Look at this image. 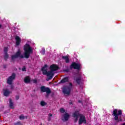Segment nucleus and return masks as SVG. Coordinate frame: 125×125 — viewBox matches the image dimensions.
<instances>
[{"mask_svg": "<svg viewBox=\"0 0 125 125\" xmlns=\"http://www.w3.org/2000/svg\"><path fill=\"white\" fill-rule=\"evenodd\" d=\"M24 56L23 55L21 54V51L19 50L16 53L15 55L12 56V60H14L16 58H29L30 57V54L33 53V49L28 44H26L24 46Z\"/></svg>", "mask_w": 125, "mask_h": 125, "instance_id": "f257e3e1", "label": "nucleus"}, {"mask_svg": "<svg viewBox=\"0 0 125 125\" xmlns=\"http://www.w3.org/2000/svg\"><path fill=\"white\" fill-rule=\"evenodd\" d=\"M58 66L56 64H52L50 66V71H47V70L49 69V67L47 66V65L45 64L42 68V71L43 75H46L47 77H48V79L47 81H49V80H51L53 76H54V72L55 71H57L58 69Z\"/></svg>", "mask_w": 125, "mask_h": 125, "instance_id": "f03ea898", "label": "nucleus"}, {"mask_svg": "<svg viewBox=\"0 0 125 125\" xmlns=\"http://www.w3.org/2000/svg\"><path fill=\"white\" fill-rule=\"evenodd\" d=\"M73 117L75 122H78V120L79 118V124L82 125V124H85L86 120H85V116L83 114H80L78 111H76L73 114Z\"/></svg>", "mask_w": 125, "mask_h": 125, "instance_id": "7ed1b4c3", "label": "nucleus"}, {"mask_svg": "<svg viewBox=\"0 0 125 125\" xmlns=\"http://www.w3.org/2000/svg\"><path fill=\"white\" fill-rule=\"evenodd\" d=\"M122 114V110H119L118 111V109H114L113 111V115L114 116V119L116 121H118V122L122 121V119L120 118L119 119V116Z\"/></svg>", "mask_w": 125, "mask_h": 125, "instance_id": "20e7f679", "label": "nucleus"}, {"mask_svg": "<svg viewBox=\"0 0 125 125\" xmlns=\"http://www.w3.org/2000/svg\"><path fill=\"white\" fill-rule=\"evenodd\" d=\"M72 83H69L68 86H66L63 89L62 91L64 94L65 95H69L70 94L71 92V89L72 88Z\"/></svg>", "mask_w": 125, "mask_h": 125, "instance_id": "39448f33", "label": "nucleus"}, {"mask_svg": "<svg viewBox=\"0 0 125 125\" xmlns=\"http://www.w3.org/2000/svg\"><path fill=\"white\" fill-rule=\"evenodd\" d=\"M15 79V74H13L11 76L9 77L7 80V83L11 84L12 81Z\"/></svg>", "mask_w": 125, "mask_h": 125, "instance_id": "423d86ee", "label": "nucleus"}, {"mask_svg": "<svg viewBox=\"0 0 125 125\" xmlns=\"http://www.w3.org/2000/svg\"><path fill=\"white\" fill-rule=\"evenodd\" d=\"M71 68L79 70V69L81 68V64L73 62L71 64Z\"/></svg>", "mask_w": 125, "mask_h": 125, "instance_id": "0eeeda50", "label": "nucleus"}, {"mask_svg": "<svg viewBox=\"0 0 125 125\" xmlns=\"http://www.w3.org/2000/svg\"><path fill=\"white\" fill-rule=\"evenodd\" d=\"M41 89L42 92H46L47 94H49V93H50V89L48 87L45 88V87L43 86L41 87Z\"/></svg>", "mask_w": 125, "mask_h": 125, "instance_id": "6e6552de", "label": "nucleus"}, {"mask_svg": "<svg viewBox=\"0 0 125 125\" xmlns=\"http://www.w3.org/2000/svg\"><path fill=\"white\" fill-rule=\"evenodd\" d=\"M69 118H70V115L67 112H65L62 117L63 121H68Z\"/></svg>", "mask_w": 125, "mask_h": 125, "instance_id": "1a4fd4ad", "label": "nucleus"}, {"mask_svg": "<svg viewBox=\"0 0 125 125\" xmlns=\"http://www.w3.org/2000/svg\"><path fill=\"white\" fill-rule=\"evenodd\" d=\"M15 40H16V45H19L21 42V38L19 37V36H16L15 38Z\"/></svg>", "mask_w": 125, "mask_h": 125, "instance_id": "9d476101", "label": "nucleus"}, {"mask_svg": "<svg viewBox=\"0 0 125 125\" xmlns=\"http://www.w3.org/2000/svg\"><path fill=\"white\" fill-rule=\"evenodd\" d=\"M3 93L4 95V96H8L10 93H11V92L7 89H3Z\"/></svg>", "mask_w": 125, "mask_h": 125, "instance_id": "9b49d317", "label": "nucleus"}, {"mask_svg": "<svg viewBox=\"0 0 125 125\" xmlns=\"http://www.w3.org/2000/svg\"><path fill=\"white\" fill-rule=\"evenodd\" d=\"M7 51V47H5L4 48V59L5 60L7 59V58H8V55L7 54V53H6Z\"/></svg>", "mask_w": 125, "mask_h": 125, "instance_id": "f8f14e48", "label": "nucleus"}, {"mask_svg": "<svg viewBox=\"0 0 125 125\" xmlns=\"http://www.w3.org/2000/svg\"><path fill=\"white\" fill-rule=\"evenodd\" d=\"M31 81V79L29 76H27L24 78V83H29Z\"/></svg>", "mask_w": 125, "mask_h": 125, "instance_id": "ddd939ff", "label": "nucleus"}, {"mask_svg": "<svg viewBox=\"0 0 125 125\" xmlns=\"http://www.w3.org/2000/svg\"><path fill=\"white\" fill-rule=\"evenodd\" d=\"M9 107L11 109H14V105L13 104V103H12V101L11 99H9Z\"/></svg>", "mask_w": 125, "mask_h": 125, "instance_id": "4468645a", "label": "nucleus"}, {"mask_svg": "<svg viewBox=\"0 0 125 125\" xmlns=\"http://www.w3.org/2000/svg\"><path fill=\"white\" fill-rule=\"evenodd\" d=\"M68 81H69V78L68 77H65L61 81V83H66V82H68Z\"/></svg>", "mask_w": 125, "mask_h": 125, "instance_id": "2eb2a0df", "label": "nucleus"}, {"mask_svg": "<svg viewBox=\"0 0 125 125\" xmlns=\"http://www.w3.org/2000/svg\"><path fill=\"white\" fill-rule=\"evenodd\" d=\"M62 59L65 60L66 63L69 62V56L67 55L66 56H62Z\"/></svg>", "mask_w": 125, "mask_h": 125, "instance_id": "dca6fc26", "label": "nucleus"}, {"mask_svg": "<svg viewBox=\"0 0 125 125\" xmlns=\"http://www.w3.org/2000/svg\"><path fill=\"white\" fill-rule=\"evenodd\" d=\"M40 104L41 106H45L46 105H47V104H46L45 102L42 101L41 102Z\"/></svg>", "mask_w": 125, "mask_h": 125, "instance_id": "f3484780", "label": "nucleus"}, {"mask_svg": "<svg viewBox=\"0 0 125 125\" xmlns=\"http://www.w3.org/2000/svg\"><path fill=\"white\" fill-rule=\"evenodd\" d=\"M76 82L77 83H81V78H78L76 79Z\"/></svg>", "mask_w": 125, "mask_h": 125, "instance_id": "a211bd4d", "label": "nucleus"}, {"mask_svg": "<svg viewBox=\"0 0 125 125\" xmlns=\"http://www.w3.org/2000/svg\"><path fill=\"white\" fill-rule=\"evenodd\" d=\"M60 112H61V113H65V109H64V108H61L60 109Z\"/></svg>", "mask_w": 125, "mask_h": 125, "instance_id": "6ab92c4d", "label": "nucleus"}, {"mask_svg": "<svg viewBox=\"0 0 125 125\" xmlns=\"http://www.w3.org/2000/svg\"><path fill=\"white\" fill-rule=\"evenodd\" d=\"M25 118H26L27 119V117H25L24 116V115H21V116H20V120H24V119H25Z\"/></svg>", "mask_w": 125, "mask_h": 125, "instance_id": "aec40b11", "label": "nucleus"}, {"mask_svg": "<svg viewBox=\"0 0 125 125\" xmlns=\"http://www.w3.org/2000/svg\"><path fill=\"white\" fill-rule=\"evenodd\" d=\"M45 52V49H44V48H42L41 51V53H42V54H44Z\"/></svg>", "mask_w": 125, "mask_h": 125, "instance_id": "412c9836", "label": "nucleus"}, {"mask_svg": "<svg viewBox=\"0 0 125 125\" xmlns=\"http://www.w3.org/2000/svg\"><path fill=\"white\" fill-rule=\"evenodd\" d=\"M48 116H49L48 121H50V118H51V117H52V114H49Z\"/></svg>", "mask_w": 125, "mask_h": 125, "instance_id": "4be33fe9", "label": "nucleus"}, {"mask_svg": "<svg viewBox=\"0 0 125 125\" xmlns=\"http://www.w3.org/2000/svg\"><path fill=\"white\" fill-rule=\"evenodd\" d=\"M22 70L23 71H26V67H25V66L23 67L22 68Z\"/></svg>", "mask_w": 125, "mask_h": 125, "instance_id": "5701e85b", "label": "nucleus"}, {"mask_svg": "<svg viewBox=\"0 0 125 125\" xmlns=\"http://www.w3.org/2000/svg\"><path fill=\"white\" fill-rule=\"evenodd\" d=\"M15 125H21V123H18L15 124Z\"/></svg>", "mask_w": 125, "mask_h": 125, "instance_id": "b1692460", "label": "nucleus"}, {"mask_svg": "<svg viewBox=\"0 0 125 125\" xmlns=\"http://www.w3.org/2000/svg\"><path fill=\"white\" fill-rule=\"evenodd\" d=\"M33 83H37V81L36 80H34Z\"/></svg>", "mask_w": 125, "mask_h": 125, "instance_id": "393cba45", "label": "nucleus"}, {"mask_svg": "<svg viewBox=\"0 0 125 125\" xmlns=\"http://www.w3.org/2000/svg\"><path fill=\"white\" fill-rule=\"evenodd\" d=\"M16 98L17 99H19V97H17Z\"/></svg>", "mask_w": 125, "mask_h": 125, "instance_id": "a878e982", "label": "nucleus"}, {"mask_svg": "<svg viewBox=\"0 0 125 125\" xmlns=\"http://www.w3.org/2000/svg\"><path fill=\"white\" fill-rule=\"evenodd\" d=\"M0 27H1V25H0Z\"/></svg>", "mask_w": 125, "mask_h": 125, "instance_id": "bb28decb", "label": "nucleus"}, {"mask_svg": "<svg viewBox=\"0 0 125 125\" xmlns=\"http://www.w3.org/2000/svg\"><path fill=\"white\" fill-rule=\"evenodd\" d=\"M123 125H125V124H124Z\"/></svg>", "mask_w": 125, "mask_h": 125, "instance_id": "cd10ccee", "label": "nucleus"}]
</instances>
